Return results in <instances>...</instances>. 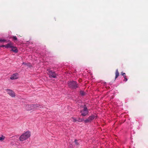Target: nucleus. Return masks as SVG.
I'll return each instance as SVG.
<instances>
[{
    "instance_id": "nucleus-9",
    "label": "nucleus",
    "mask_w": 148,
    "mask_h": 148,
    "mask_svg": "<svg viewBox=\"0 0 148 148\" xmlns=\"http://www.w3.org/2000/svg\"><path fill=\"white\" fill-rule=\"evenodd\" d=\"M11 51H12L15 53H16L18 52V50L17 48L13 46L11 48Z\"/></svg>"
},
{
    "instance_id": "nucleus-24",
    "label": "nucleus",
    "mask_w": 148,
    "mask_h": 148,
    "mask_svg": "<svg viewBox=\"0 0 148 148\" xmlns=\"http://www.w3.org/2000/svg\"><path fill=\"white\" fill-rule=\"evenodd\" d=\"M123 72L121 73V74H122V75L123 74Z\"/></svg>"
},
{
    "instance_id": "nucleus-20",
    "label": "nucleus",
    "mask_w": 148,
    "mask_h": 148,
    "mask_svg": "<svg viewBox=\"0 0 148 148\" xmlns=\"http://www.w3.org/2000/svg\"><path fill=\"white\" fill-rule=\"evenodd\" d=\"M13 38L14 40H17V38L16 36H13Z\"/></svg>"
},
{
    "instance_id": "nucleus-7",
    "label": "nucleus",
    "mask_w": 148,
    "mask_h": 148,
    "mask_svg": "<svg viewBox=\"0 0 148 148\" xmlns=\"http://www.w3.org/2000/svg\"><path fill=\"white\" fill-rule=\"evenodd\" d=\"M7 91L8 93L12 97H14L15 96V94L14 92L10 90H7Z\"/></svg>"
},
{
    "instance_id": "nucleus-21",
    "label": "nucleus",
    "mask_w": 148,
    "mask_h": 148,
    "mask_svg": "<svg viewBox=\"0 0 148 148\" xmlns=\"http://www.w3.org/2000/svg\"><path fill=\"white\" fill-rule=\"evenodd\" d=\"M122 75L124 77H125V76H126L125 73H123Z\"/></svg>"
},
{
    "instance_id": "nucleus-10",
    "label": "nucleus",
    "mask_w": 148,
    "mask_h": 148,
    "mask_svg": "<svg viewBox=\"0 0 148 148\" xmlns=\"http://www.w3.org/2000/svg\"><path fill=\"white\" fill-rule=\"evenodd\" d=\"M13 46V44L12 43H8L6 45V48H12V47Z\"/></svg>"
},
{
    "instance_id": "nucleus-6",
    "label": "nucleus",
    "mask_w": 148,
    "mask_h": 148,
    "mask_svg": "<svg viewBox=\"0 0 148 148\" xmlns=\"http://www.w3.org/2000/svg\"><path fill=\"white\" fill-rule=\"evenodd\" d=\"M96 117V116H95L92 115L89 116L87 119L85 120L84 122L85 123H88L91 122Z\"/></svg>"
},
{
    "instance_id": "nucleus-3",
    "label": "nucleus",
    "mask_w": 148,
    "mask_h": 148,
    "mask_svg": "<svg viewBox=\"0 0 148 148\" xmlns=\"http://www.w3.org/2000/svg\"><path fill=\"white\" fill-rule=\"evenodd\" d=\"M47 71L48 72L47 73L48 75L50 78H56L58 75L53 71L51 70L50 69H47Z\"/></svg>"
},
{
    "instance_id": "nucleus-25",
    "label": "nucleus",
    "mask_w": 148,
    "mask_h": 148,
    "mask_svg": "<svg viewBox=\"0 0 148 148\" xmlns=\"http://www.w3.org/2000/svg\"><path fill=\"white\" fill-rule=\"evenodd\" d=\"M1 47V46H0V47Z\"/></svg>"
},
{
    "instance_id": "nucleus-8",
    "label": "nucleus",
    "mask_w": 148,
    "mask_h": 148,
    "mask_svg": "<svg viewBox=\"0 0 148 148\" xmlns=\"http://www.w3.org/2000/svg\"><path fill=\"white\" fill-rule=\"evenodd\" d=\"M18 77V73H15L11 75L10 77L11 79L13 80L16 79Z\"/></svg>"
},
{
    "instance_id": "nucleus-11",
    "label": "nucleus",
    "mask_w": 148,
    "mask_h": 148,
    "mask_svg": "<svg viewBox=\"0 0 148 148\" xmlns=\"http://www.w3.org/2000/svg\"><path fill=\"white\" fill-rule=\"evenodd\" d=\"M115 79L117 78L119 75V73L118 69L116 70L115 72Z\"/></svg>"
},
{
    "instance_id": "nucleus-14",
    "label": "nucleus",
    "mask_w": 148,
    "mask_h": 148,
    "mask_svg": "<svg viewBox=\"0 0 148 148\" xmlns=\"http://www.w3.org/2000/svg\"><path fill=\"white\" fill-rule=\"evenodd\" d=\"M77 120V121L78 122H81L83 121H84V120H84L83 119H81V118H79L78 119V120Z\"/></svg>"
},
{
    "instance_id": "nucleus-13",
    "label": "nucleus",
    "mask_w": 148,
    "mask_h": 148,
    "mask_svg": "<svg viewBox=\"0 0 148 148\" xmlns=\"http://www.w3.org/2000/svg\"><path fill=\"white\" fill-rule=\"evenodd\" d=\"M71 120L74 122H76L77 121V120L76 118H74V117H72L71 118Z\"/></svg>"
},
{
    "instance_id": "nucleus-1",
    "label": "nucleus",
    "mask_w": 148,
    "mask_h": 148,
    "mask_svg": "<svg viewBox=\"0 0 148 148\" xmlns=\"http://www.w3.org/2000/svg\"><path fill=\"white\" fill-rule=\"evenodd\" d=\"M30 135V132H26L21 136L19 138L20 140L21 141H23L29 138Z\"/></svg>"
},
{
    "instance_id": "nucleus-18",
    "label": "nucleus",
    "mask_w": 148,
    "mask_h": 148,
    "mask_svg": "<svg viewBox=\"0 0 148 148\" xmlns=\"http://www.w3.org/2000/svg\"><path fill=\"white\" fill-rule=\"evenodd\" d=\"M84 92L82 91H81L80 92V94L82 95H84Z\"/></svg>"
},
{
    "instance_id": "nucleus-2",
    "label": "nucleus",
    "mask_w": 148,
    "mask_h": 148,
    "mask_svg": "<svg viewBox=\"0 0 148 148\" xmlns=\"http://www.w3.org/2000/svg\"><path fill=\"white\" fill-rule=\"evenodd\" d=\"M68 85L69 87L72 89H76L78 87V84L74 81L69 82Z\"/></svg>"
},
{
    "instance_id": "nucleus-19",
    "label": "nucleus",
    "mask_w": 148,
    "mask_h": 148,
    "mask_svg": "<svg viewBox=\"0 0 148 148\" xmlns=\"http://www.w3.org/2000/svg\"><path fill=\"white\" fill-rule=\"evenodd\" d=\"M124 77V79L123 80L124 81H125V82L127 81V78L126 77V76H125V77Z\"/></svg>"
},
{
    "instance_id": "nucleus-23",
    "label": "nucleus",
    "mask_w": 148,
    "mask_h": 148,
    "mask_svg": "<svg viewBox=\"0 0 148 148\" xmlns=\"http://www.w3.org/2000/svg\"><path fill=\"white\" fill-rule=\"evenodd\" d=\"M23 64H25V63H23Z\"/></svg>"
},
{
    "instance_id": "nucleus-4",
    "label": "nucleus",
    "mask_w": 148,
    "mask_h": 148,
    "mask_svg": "<svg viewBox=\"0 0 148 148\" xmlns=\"http://www.w3.org/2000/svg\"><path fill=\"white\" fill-rule=\"evenodd\" d=\"M39 105L37 104L27 105L25 107V109L28 111L31 110L37 107Z\"/></svg>"
},
{
    "instance_id": "nucleus-22",
    "label": "nucleus",
    "mask_w": 148,
    "mask_h": 148,
    "mask_svg": "<svg viewBox=\"0 0 148 148\" xmlns=\"http://www.w3.org/2000/svg\"><path fill=\"white\" fill-rule=\"evenodd\" d=\"M1 47H5L6 48V45H1Z\"/></svg>"
},
{
    "instance_id": "nucleus-12",
    "label": "nucleus",
    "mask_w": 148,
    "mask_h": 148,
    "mask_svg": "<svg viewBox=\"0 0 148 148\" xmlns=\"http://www.w3.org/2000/svg\"><path fill=\"white\" fill-rule=\"evenodd\" d=\"M39 105L37 107L35 108L36 109H40L43 108V106H41L38 104H37Z\"/></svg>"
},
{
    "instance_id": "nucleus-5",
    "label": "nucleus",
    "mask_w": 148,
    "mask_h": 148,
    "mask_svg": "<svg viewBox=\"0 0 148 148\" xmlns=\"http://www.w3.org/2000/svg\"><path fill=\"white\" fill-rule=\"evenodd\" d=\"M80 112L81 113L82 116H85L88 113V111L87 108L84 106L83 107V109L80 111Z\"/></svg>"
},
{
    "instance_id": "nucleus-17",
    "label": "nucleus",
    "mask_w": 148,
    "mask_h": 148,
    "mask_svg": "<svg viewBox=\"0 0 148 148\" xmlns=\"http://www.w3.org/2000/svg\"><path fill=\"white\" fill-rule=\"evenodd\" d=\"M75 144H76V145H79V143H78V140H75Z\"/></svg>"
},
{
    "instance_id": "nucleus-16",
    "label": "nucleus",
    "mask_w": 148,
    "mask_h": 148,
    "mask_svg": "<svg viewBox=\"0 0 148 148\" xmlns=\"http://www.w3.org/2000/svg\"><path fill=\"white\" fill-rule=\"evenodd\" d=\"M5 138V137L3 136H2L1 137H0V140L1 141L4 140Z\"/></svg>"
},
{
    "instance_id": "nucleus-15",
    "label": "nucleus",
    "mask_w": 148,
    "mask_h": 148,
    "mask_svg": "<svg viewBox=\"0 0 148 148\" xmlns=\"http://www.w3.org/2000/svg\"><path fill=\"white\" fill-rule=\"evenodd\" d=\"M6 42V41L4 39H2L1 38L0 39V42Z\"/></svg>"
}]
</instances>
